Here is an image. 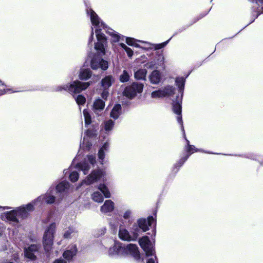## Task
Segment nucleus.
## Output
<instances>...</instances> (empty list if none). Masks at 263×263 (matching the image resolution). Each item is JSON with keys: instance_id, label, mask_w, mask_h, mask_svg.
<instances>
[{"instance_id": "1", "label": "nucleus", "mask_w": 263, "mask_h": 263, "mask_svg": "<svg viewBox=\"0 0 263 263\" xmlns=\"http://www.w3.org/2000/svg\"><path fill=\"white\" fill-rule=\"evenodd\" d=\"M87 15L89 16L92 24L91 32L89 38L88 44L92 43L93 39V29L97 39V42L95 43V49L99 55H105V46L107 40L105 35L101 32L102 29L111 36L112 42H118L123 41L124 36L120 35L118 33L108 27L100 18L98 14L91 8L86 9Z\"/></svg>"}, {"instance_id": "2", "label": "nucleus", "mask_w": 263, "mask_h": 263, "mask_svg": "<svg viewBox=\"0 0 263 263\" xmlns=\"http://www.w3.org/2000/svg\"><path fill=\"white\" fill-rule=\"evenodd\" d=\"M110 255H131L136 259H140V253L138 248L135 244L130 243L126 246L120 242H115L112 248L109 250Z\"/></svg>"}, {"instance_id": "3", "label": "nucleus", "mask_w": 263, "mask_h": 263, "mask_svg": "<svg viewBox=\"0 0 263 263\" xmlns=\"http://www.w3.org/2000/svg\"><path fill=\"white\" fill-rule=\"evenodd\" d=\"M139 243L143 251L145 252L147 256H152L149 258L147 263H158L156 260V257L153 256L155 254V250L153 243L150 241L147 236H143L139 239Z\"/></svg>"}, {"instance_id": "4", "label": "nucleus", "mask_w": 263, "mask_h": 263, "mask_svg": "<svg viewBox=\"0 0 263 263\" xmlns=\"http://www.w3.org/2000/svg\"><path fill=\"white\" fill-rule=\"evenodd\" d=\"M90 84V82H81L77 80L73 81L69 86L58 87V90L61 91L64 89L67 90L70 93H77L86 89Z\"/></svg>"}, {"instance_id": "5", "label": "nucleus", "mask_w": 263, "mask_h": 263, "mask_svg": "<svg viewBox=\"0 0 263 263\" xmlns=\"http://www.w3.org/2000/svg\"><path fill=\"white\" fill-rule=\"evenodd\" d=\"M56 225L55 223H52L46 230L43 237V244L45 249L48 251L53 245V234L55 232Z\"/></svg>"}, {"instance_id": "6", "label": "nucleus", "mask_w": 263, "mask_h": 263, "mask_svg": "<svg viewBox=\"0 0 263 263\" xmlns=\"http://www.w3.org/2000/svg\"><path fill=\"white\" fill-rule=\"evenodd\" d=\"M143 85L139 83H133L130 86L126 87L123 92L125 96L129 99L134 98L137 93L142 92Z\"/></svg>"}, {"instance_id": "7", "label": "nucleus", "mask_w": 263, "mask_h": 263, "mask_svg": "<svg viewBox=\"0 0 263 263\" xmlns=\"http://www.w3.org/2000/svg\"><path fill=\"white\" fill-rule=\"evenodd\" d=\"M132 229L133 230V235L131 236L129 232L125 228L120 227L119 231V237L123 240L128 241L136 240L138 236V231L137 226L134 225Z\"/></svg>"}, {"instance_id": "8", "label": "nucleus", "mask_w": 263, "mask_h": 263, "mask_svg": "<svg viewBox=\"0 0 263 263\" xmlns=\"http://www.w3.org/2000/svg\"><path fill=\"white\" fill-rule=\"evenodd\" d=\"M55 201V197L53 195L52 191H49L46 194L39 197L36 200L33 201V203L36 204V206H41L44 203L52 204Z\"/></svg>"}, {"instance_id": "9", "label": "nucleus", "mask_w": 263, "mask_h": 263, "mask_svg": "<svg viewBox=\"0 0 263 263\" xmlns=\"http://www.w3.org/2000/svg\"><path fill=\"white\" fill-rule=\"evenodd\" d=\"M16 210H12L7 212L1 215V218L5 220L10 224L14 227H18L19 226V220L17 218Z\"/></svg>"}, {"instance_id": "10", "label": "nucleus", "mask_w": 263, "mask_h": 263, "mask_svg": "<svg viewBox=\"0 0 263 263\" xmlns=\"http://www.w3.org/2000/svg\"><path fill=\"white\" fill-rule=\"evenodd\" d=\"M175 89L173 86H167L163 89L153 91L151 93L152 98H160L170 96L174 93Z\"/></svg>"}, {"instance_id": "11", "label": "nucleus", "mask_w": 263, "mask_h": 263, "mask_svg": "<svg viewBox=\"0 0 263 263\" xmlns=\"http://www.w3.org/2000/svg\"><path fill=\"white\" fill-rule=\"evenodd\" d=\"M104 175V173L101 170L93 171L91 174L87 177V179L84 180L81 184L77 187V189H79L83 183H85L87 185L92 184L100 180Z\"/></svg>"}, {"instance_id": "12", "label": "nucleus", "mask_w": 263, "mask_h": 263, "mask_svg": "<svg viewBox=\"0 0 263 263\" xmlns=\"http://www.w3.org/2000/svg\"><path fill=\"white\" fill-rule=\"evenodd\" d=\"M89 62L90 66H108V62L100 57L99 55H94L91 57L90 55L88 57L85 66H88Z\"/></svg>"}, {"instance_id": "13", "label": "nucleus", "mask_w": 263, "mask_h": 263, "mask_svg": "<svg viewBox=\"0 0 263 263\" xmlns=\"http://www.w3.org/2000/svg\"><path fill=\"white\" fill-rule=\"evenodd\" d=\"M34 205L36 206V204H34L33 201L32 202L25 206H23L17 208L15 210H16L17 217L22 218L27 217L28 215L29 212L33 210V206Z\"/></svg>"}, {"instance_id": "14", "label": "nucleus", "mask_w": 263, "mask_h": 263, "mask_svg": "<svg viewBox=\"0 0 263 263\" xmlns=\"http://www.w3.org/2000/svg\"><path fill=\"white\" fill-rule=\"evenodd\" d=\"M153 223L155 224L156 222L155 219L153 216L148 217L147 220L144 218H141L138 220L139 227L143 232L147 231L149 229L148 227L151 226Z\"/></svg>"}, {"instance_id": "15", "label": "nucleus", "mask_w": 263, "mask_h": 263, "mask_svg": "<svg viewBox=\"0 0 263 263\" xmlns=\"http://www.w3.org/2000/svg\"><path fill=\"white\" fill-rule=\"evenodd\" d=\"M39 249V246L36 245H32L28 248H25L24 250L25 257L31 260H35L36 259L35 253L38 251Z\"/></svg>"}, {"instance_id": "16", "label": "nucleus", "mask_w": 263, "mask_h": 263, "mask_svg": "<svg viewBox=\"0 0 263 263\" xmlns=\"http://www.w3.org/2000/svg\"><path fill=\"white\" fill-rule=\"evenodd\" d=\"M181 100H177L176 102H174L173 103V109L174 112L178 115V116L177 117V120H178V122L181 124V128L183 132V134L185 136L184 130L183 129V122H182V117H181Z\"/></svg>"}, {"instance_id": "17", "label": "nucleus", "mask_w": 263, "mask_h": 263, "mask_svg": "<svg viewBox=\"0 0 263 263\" xmlns=\"http://www.w3.org/2000/svg\"><path fill=\"white\" fill-rule=\"evenodd\" d=\"M150 60H153L155 64H161L164 63V58L162 53L159 51H154L149 55Z\"/></svg>"}, {"instance_id": "18", "label": "nucleus", "mask_w": 263, "mask_h": 263, "mask_svg": "<svg viewBox=\"0 0 263 263\" xmlns=\"http://www.w3.org/2000/svg\"><path fill=\"white\" fill-rule=\"evenodd\" d=\"M114 209V203L110 200H107L104 204L101 207V211L102 213H106L111 212Z\"/></svg>"}, {"instance_id": "19", "label": "nucleus", "mask_w": 263, "mask_h": 263, "mask_svg": "<svg viewBox=\"0 0 263 263\" xmlns=\"http://www.w3.org/2000/svg\"><path fill=\"white\" fill-rule=\"evenodd\" d=\"M77 252V249L76 245H72L63 253V257L69 260L76 255Z\"/></svg>"}, {"instance_id": "20", "label": "nucleus", "mask_w": 263, "mask_h": 263, "mask_svg": "<svg viewBox=\"0 0 263 263\" xmlns=\"http://www.w3.org/2000/svg\"><path fill=\"white\" fill-rule=\"evenodd\" d=\"M105 106V102L100 99H97L93 103V110L96 114L102 110Z\"/></svg>"}, {"instance_id": "21", "label": "nucleus", "mask_w": 263, "mask_h": 263, "mask_svg": "<svg viewBox=\"0 0 263 263\" xmlns=\"http://www.w3.org/2000/svg\"><path fill=\"white\" fill-rule=\"evenodd\" d=\"M77 233L78 231L76 228L72 227H69L66 231H65L64 233L63 237L67 239L72 238V237H74L77 235Z\"/></svg>"}, {"instance_id": "22", "label": "nucleus", "mask_w": 263, "mask_h": 263, "mask_svg": "<svg viewBox=\"0 0 263 263\" xmlns=\"http://www.w3.org/2000/svg\"><path fill=\"white\" fill-rule=\"evenodd\" d=\"M149 79L152 83L154 84H158L160 82L161 74L157 70H154L149 76Z\"/></svg>"}, {"instance_id": "23", "label": "nucleus", "mask_w": 263, "mask_h": 263, "mask_svg": "<svg viewBox=\"0 0 263 263\" xmlns=\"http://www.w3.org/2000/svg\"><path fill=\"white\" fill-rule=\"evenodd\" d=\"M114 79L112 76H106L102 80V86L104 89H107L114 82Z\"/></svg>"}, {"instance_id": "24", "label": "nucleus", "mask_w": 263, "mask_h": 263, "mask_svg": "<svg viewBox=\"0 0 263 263\" xmlns=\"http://www.w3.org/2000/svg\"><path fill=\"white\" fill-rule=\"evenodd\" d=\"M170 40H171V39H170L169 40H168L167 41H166L163 43H162L160 44H151L147 42H142L140 41H138L139 42H143V43H145V44H147V45H150L152 46V47H143V48H144V49L154 48L155 50H158V49H160L164 47L168 44V43L169 42Z\"/></svg>"}, {"instance_id": "25", "label": "nucleus", "mask_w": 263, "mask_h": 263, "mask_svg": "<svg viewBox=\"0 0 263 263\" xmlns=\"http://www.w3.org/2000/svg\"><path fill=\"white\" fill-rule=\"evenodd\" d=\"M121 113V106L120 104H116L113 107L111 112L110 117L115 119H117Z\"/></svg>"}, {"instance_id": "26", "label": "nucleus", "mask_w": 263, "mask_h": 263, "mask_svg": "<svg viewBox=\"0 0 263 263\" xmlns=\"http://www.w3.org/2000/svg\"><path fill=\"white\" fill-rule=\"evenodd\" d=\"M69 187V183L68 182H62L58 184L56 187L57 194H63Z\"/></svg>"}, {"instance_id": "27", "label": "nucleus", "mask_w": 263, "mask_h": 263, "mask_svg": "<svg viewBox=\"0 0 263 263\" xmlns=\"http://www.w3.org/2000/svg\"><path fill=\"white\" fill-rule=\"evenodd\" d=\"M91 76V72L88 69H82L79 73V77L82 80L88 79Z\"/></svg>"}, {"instance_id": "28", "label": "nucleus", "mask_w": 263, "mask_h": 263, "mask_svg": "<svg viewBox=\"0 0 263 263\" xmlns=\"http://www.w3.org/2000/svg\"><path fill=\"white\" fill-rule=\"evenodd\" d=\"M184 83L185 79L183 77H179L176 79V84L180 90L181 97L183 95L182 90L184 89Z\"/></svg>"}, {"instance_id": "29", "label": "nucleus", "mask_w": 263, "mask_h": 263, "mask_svg": "<svg viewBox=\"0 0 263 263\" xmlns=\"http://www.w3.org/2000/svg\"><path fill=\"white\" fill-rule=\"evenodd\" d=\"M146 70L145 69H141L135 73V77L137 79L143 80L144 79L146 74Z\"/></svg>"}, {"instance_id": "30", "label": "nucleus", "mask_w": 263, "mask_h": 263, "mask_svg": "<svg viewBox=\"0 0 263 263\" xmlns=\"http://www.w3.org/2000/svg\"><path fill=\"white\" fill-rule=\"evenodd\" d=\"M99 190L103 194L106 198H109L110 197V193L104 184H101L98 186Z\"/></svg>"}, {"instance_id": "31", "label": "nucleus", "mask_w": 263, "mask_h": 263, "mask_svg": "<svg viewBox=\"0 0 263 263\" xmlns=\"http://www.w3.org/2000/svg\"><path fill=\"white\" fill-rule=\"evenodd\" d=\"M109 147V144L108 143H105L102 146V147L100 149L98 153L99 158L101 160H103L104 158V151H107Z\"/></svg>"}, {"instance_id": "32", "label": "nucleus", "mask_w": 263, "mask_h": 263, "mask_svg": "<svg viewBox=\"0 0 263 263\" xmlns=\"http://www.w3.org/2000/svg\"><path fill=\"white\" fill-rule=\"evenodd\" d=\"M78 166L85 175L88 173L90 168V165L86 162L80 163Z\"/></svg>"}, {"instance_id": "33", "label": "nucleus", "mask_w": 263, "mask_h": 263, "mask_svg": "<svg viewBox=\"0 0 263 263\" xmlns=\"http://www.w3.org/2000/svg\"><path fill=\"white\" fill-rule=\"evenodd\" d=\"M92 199L97 202H102L103 200V197L99 192H95L92 194Z\"/></svg>"}, {"instance_id": "34", "label": "nucleus", "mask_w": 263, "mask_h": 263, "mask_svg": "<svg viewBox=\"0 0 263 263\" xmlns=\"http://www.w3.org/2000/svg\"><path fill=\"white\" fill-rule=\"evenodd\" d=\"M83 114L84 117L85 125H89L91 122V118L88 111L87 109H84L83 111Z\"/></svg>"}, {"instance_id": "35", "label": "nucleus", "mask_w": 263, "mask_h": 263, "mask_svg": "<svg viewBox=\"0 0 263 263\" xmlns=\"http://www.w3.org/2000/svg\"><path fill=\"white\" fill-rule=\"evenodd\" d=\"M130 78V74L126 70H124L123 73L120 76V81L121 82H127Z\"/></svg>"}, {"instance_id": "36", "label": "nucleus", "mask_w": 263, "mask_h": 263, "mask_svg": "<svg viewBox=\"0 0 263 263\" xmlns=\"http://www.w3.org/2000/svg\"><path fill=\"white\" fill-rule=\"evenodd\" d=\"M114 125V122L111 120H108L104 122V129L106 132L111 130Z\"/></svg>"}, {"instance_id": "37", "label": "nucleus", "mask_w": 263, "mask_h": 263, "mask_svg": "<svg viewBox=\"0 0 263 263\" xmlns=\"http://www.w3.org/2000/svg\"><path fill=\"white\" fill-rule=\"evenodd\" d=\"M120 45L125 50L128 56L129 57H132L133 54V50L129 47H128L124 43H120Z\"/></svg>"}, {"instance_id": "38", "label": "nucleus", "mask_w": 263, "mask_h": 263, "mask_svg": "<svg viewBox=\"0 0 263 263\" xmlns=\"http://www.w3.org/2000/svg\"><path fill=\"white\" fill-rule=\"evenodd\" d=\"M79 177V175L78 173L76 171H73L69 175V179L71 181L75 182L78 180Z\"/></svg>"}, {"instance_id": "39", "label": "nucleus", "mask_w": 263, "mask_h": 263, "mask_svg": "<svg viewBox=\"0 0 263 263\" xmlns=\"http://www.w3.org/2000/svg\"><path fill=\"white\" fill-rule=\"evenodd\" d=\"M77 103L79 105H83L86 102L85 98L82 95H78L75 99Z\"/></svg>"}, {"instance_id": "40", "label": "nucleus", "mask_w": 263, "mask_h": 263, "mask_svg": "<svg viewBox=\"0 0 263 263\" xmlns=\"http://www.w3.org/2000/svg\"><path fill=\"white\" fill-rule=\"evenodd\" d=\"M6 87L7 86L0 81V95H3L9 90V89H7Z\"/></svg>"}, {"instance_id": "41", "label": "nucleus", "mask_w": 263, "mask_h": 263, "mask_svg": "<svg viewBox=\"0 0 263 263\" xmlns=\"http://www.w3.org/2000/svg\"><path fill=\"white\" fill-rule=\"evenodd\" d=\"M90 145L91 144L89 142V141L87 140V138L84 137L83 141V147L88 149Z\"/></svg>"}, {"instance_id": "42", "label": "nucleus", "mask_w": 263, "mask_h": 263, "mask_svg": "<svg viewBox=\"0 0 263 263\" xmlns=\"http://www.w3.org/2000/svg\"><path fill=\"white\" fill-rule=\"evenodd\" d=\"M186 139V141L187 144V152L189 153H192L194 152V151H196L195 149V147L193 145H190L189 141L188 140H187L186 139Z\"/></svg>"}, {"instance_id": "43", "label": "nucleus", "mask_w": 263, "mask_h": 263, "mask_svg": "<svg viewBox=\"0 0 263 263\" xmlns=\"http://www.w3.org/2000/svg\"><path fill=\"white\" fill-rule=\"evenodd\" d=\"M136 42V40L131 37H126V43L130 46H133L135 45V42Z\"/></svg>"}, {"instance_id": "44", "label": "nucleus", "mask_w": 263, "mask_h": 263, "mask_svg": "<svg viewBox=\"0 0 263 263\" xmlns=\"http://www.w3.org/2000/svg\"><path fill=\"white\" fill-rule=\"evenodd\" d=\"M88 159L89 163L93 165L96 162V158L93 155L88 156Z\"/></svg>"}, {"instance_id": "45", "label": "nucleus", "mask_w": 263, "mask_h": 263, "mask_svg": "<svg viewBox=\"0 0 263 263\" xmlns=\"http://www.w3.org/2000/svg\"><path fill=\"white\" fill-rule=\"evenodd\" d=\"M131 214V211L129 210H127L124 213L123 217L125 219H128L130 217Z\"/></svg>"}, {"instance_id": "46", "label": "nucleus", "mask_w": 263, "mask_h": 263, "mask_svg": "<svg viewBox=\"0 0 263 263\" xmlns=\"http://www.w3.org/2000/svg\"><path fill=\"white\" fill-rule=\"evenodd\" d=\"M108 96V92L106 89H105V90H104V91L102 92L101 96L104 99L106 100L107 99Z\"/></svg>"}, {"instance_id": "47", "label": "nucleus", "mask_w": 263, "mask_h": 263, "mask_svg": "<svg viewBox=\"0 0 263 263\" xmlns=\"http://www.w3.org/2000/svg\"><path fill=\"white\" fill-rule=\"evenodd\" d=\"M12 257H13V259L15 261H16L17 259H18L19 258V257H18V255L17 253L15 252L13 254V256H12Z\"/></svg>"}, {"instance_id": "48", "label": "nucleus", "mask_w": 263, "mask_h": 263, "mask_svg": "<svg viewBox=\"0 0 263 263\" xmlns=\"http://www.w3.org/2000/svg\"><path fill=\"white\" fill-rule=\"evenodd\" d=\"M189 156H187L185 158L181 159L179 161V163L180 164V165H181L188 158Z\"/></svg>"}, {"instance_id": "49", "label": "nucleus", "mask_w": 263, "mask_h": 263, "mask_svg": "<svg viewBox=\"0 0 263 263\" xmlns=\"http://www.w3.org/2000/svg\"><path fill=\"white\" fill-rule=\"evenodd\" d=\"M53 263H67L66 261L63 259H57L54 261Z\"/></svg>"}, {"instance_id": "50", "label": "nucleus", "mask_w": 263, "mask_h": 263, "mask_svg": "<svg viewBox=\"0 0 263 263\" xmlns=\"http://www.w3.org/2000/svg\"><path fill=\"white\" fill-rule=\"evenodd\" d=\"M86 135L88 136V137H90L91 136L92 134L91 133V132L89 130H87L86 132Z\"/></svg>"}, {"instance_id": "51", "label": "nucleus", "mask_w": 263, "mask_h": 263, "mask_svg": "<svg viewBox=\"0 0 263 263\" xmlns=\"http://www.w3.org/2000/svg\"><path fill=\"white\" fill-rule=\"evenodd\" d=\"M10 209L8 206H0V211H3L5 209Z\"/></svg>"}, {"instance_id": "52", "label": "nucleus", "mask_w": 263, "mask_h": 263, "mask_svg": "<svg viewBox=\"0 0 263 263\" xmlns=\"http://www.w3.org/2000/svg\"><path fill=\"white\" fill-rule=\"evenodd\" d=\"M105 231H106V229H105V228L102 229L101 235L104 234L105 233Z\"/></svg>"}, {"instance_id": "53", "label": "nucleus", "mask_w": 263, "mask_h": 263, "mask_svg": "<svg viewBox=\"0 0 263 263\" xmlns=\"http://www.w3.org/2000/svg\"><path fill=\"white\" fill-rule=\"evenodd\" d=\"M102 67V70H105L107 69V68H108V67H106V66H105V67Z\"/></svg>"}, {"instance_id": "54", "label": "nucleus", "mask_w": 263, "mask_h": 263, "mask_svg": "<svg viewBox=\"0 0 263 263\" xmlns=\"http://www.w3.org/2000/svg\"><path fill=\"white\" fill-rule=\"evenodd\" d=\"M141 58H142V59H143L144 60H145V59H146V57H145V56H144H144H142V57H141Z\"/></svg>"}, {"instance_id": "55", "label": "nucleus", "mask_w": 263, "mask_h": 263, "mask_svg": "<svg viewBox=\"0 0 263 263\" xmlns=\"http://www.w3.org/2000/svg\"><path fill=\"white\" fill-rule=\"evenodd\" d=\"M3 232V230L0 229V235L2 234Z\"/></svg>"}, {"instance_id": "56", "label": "nucleus", "mask_w": 263, "mask_h": 263, "mask_svg": "<svg viewBox=\"0 0 263 263\" xmlns=\"http://www.w3.org/2000/svg\"><path fill=\"white\" fill-rule=\"evenodd\" d=\"M97 67H92L93 69H96Z\"/></svg>"}]
</instances>
